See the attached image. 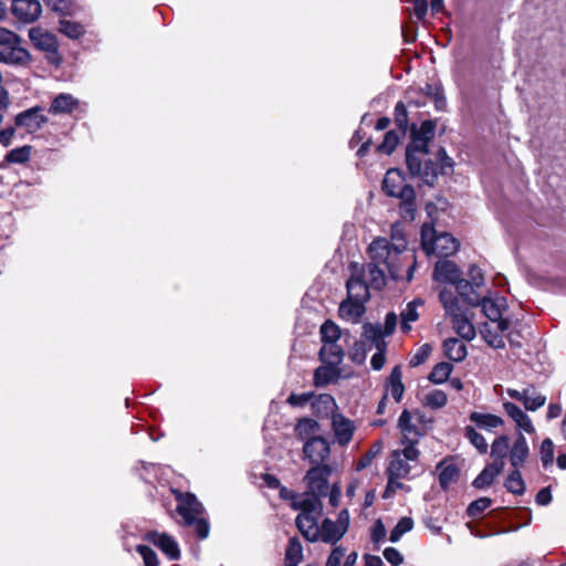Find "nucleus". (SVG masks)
I'll return each mask as SVG.
<instances>
[{
  "label": "nucleus",
  "mask_w": 566,
  "mask_h": 566,
  "mask_svg": "<svg viewBox=\"0 0 566 566\" xmlns=\"http://www.w3.org/2000/svg\"><path fill=\"white\" fill-rule=\"evenodd\" d=\"M381 188L386 196L400 200L399 212L402 219L415 220L417 211L416 191L411 185L406 182L405 172L400 168L387 170Z\"/></svg>",
  "instance_id": "obj_1"
},
{
  "label": "nucleus",
  "mask_w": 566,
  "mask_h": 566,
  "mask_svg": "<svg viewBox=\"0 0 566 566\" xmlns=\"http://www.w3.org/2000/svg\"><path fill=\"white\" fill-rule=\"evenodd\" d=\"M171 493L177 501L176 512L182 517L184 525L193 526L199 539L207 538L210 533V525L206 518L201 517L205 509L196 494L177 489H171Z\"/></svg>",
  "instance_id": "obj_2"
},
{
  "label": "nucleus",
  "mask_w": 566,
  "mask_h": 566,
  "mask_svg": "<svg viewBox=\"0 0 566 566\" xmlns=\"http://www.w3.org/2000/svg\"><path fill=\"white\" fill-rule=\"evenodd\" d=\"M291 507L301 511L295 518V525L302 536L311 543L319 541L318 536V516L323 510L322 501L317 499H303L291 503Z\"/></svg>",
  "instance_id": "obj_3"
},
{
  "label": "nucleus",
  "mask_w": 566,
  "mask_h": 566,
  "mask_svg": "<svg viewBox=\"0 0 566 566\" xmlns=\"http://www.w3.org/2000/svg\"><path fill=\"white\" fill-rule=\"evenodd\" d=\"M430 150L406 147L405 161L411 177H419L421 181L433 187L438 179V165L432 159H426Z\"/></svg>",
  "instance_id": "obj_4"
},
{
  "label": "nucleus",
  "mask_w": 566,
  "mask_h": 566,
  "mask_svg": "<svg viewBox=\"0 0 566 566\" xmlns=\"http://www.w3.org/2000/svg\"><path fill=\"white\" fill-rule=\"evenodd\" d=\"M332 474V467L329 464L313 465L305 474L306 482L305 499H317L327 495L328 491V476Z\"/></svg>",
  "instance_id": "obj_5"
},
{
  "label": "nucleus",
  "mask_w": 566,
  "mask_h": 566,
  "mask_svg": "<svg viewBox=\"0 0 566 566\" xmlns=\"http://www.w3.org/2000/svg\"><path fill=\"white\" fill-rule=\"evenodd\" d=\"M482 313L493 323L501 333L509 331L511 322L509 318L503 317L504 312L507 311V300L504 296L496 295L495 297L483 296L480 304Z\"/></svg>",
  "instance_id": "obj_6"
},
{
  "label": "nucleus",
  "mask_w": 566,
  "mask_h": 566,
  "mask_svg": "<svg viewBox=\"0 0 566 566\" xmlns=\"http://www.w3.org/2000/svg\"><path fill=\"white\" fill-rule=\"evenodd\" d=\"M437 120L426 119L420 125L410 124L409 142L406 147L430 150V143L434 139Z\"/></svg>",
  "instance_id": "obj_7"
},
{
  "label": "nucleus",
  "mask_w": 566,
  "mask_h": 566,
  "mask_svg": "<svg viewBox=\"0 0 566 566\" xmlns=\"http://www.w3.org/2000/svg\"><path fill=\"white\" fill-rule=\"evenodd\" d=\"M41 105H35L18 113L14 116V125L17 128H23L28 134H35L49 123V117L43 113Z\"/></svg>",
  "instance_id": "obj_8"
},
{
  "label": "nucleus",
  "mask_w": 566,
  "mask_h": 566,
  "mask_svg": "<svg viewBox=\"0 0 566 566\" xmlns=\"http://www.w3.org/2000/svg\"><path fill=\"white\" fill-rule=\"evenodd\" d=\"M420 248H460V241L448 232L438 233L432 223H423L420 230Z\"/></svg>",
  "instance_id": "obj_9"
},
{
  "label": "nucleus",
  "mask_w": 566,
  "mask_h": 566,
  "mask_svg": "<svg viewBox=\"0 0 566 566\" xmlns=\"http://www.w3.org/2000/svg\"><path fill=\"white\" fill-rule=\"evenodd\" d=\"M144 539L156 546L169 560L180 559L181 552L177 541L167 533L149 531L144 534Z\"/></svg>",
  "instance_id": "obj_10"
},
{
  "label": "nucleus",
  "mask_w": 566,
  "mask_h": 566,
  "mask_svg": "<svg viewBox=\"0 0 566 566\" xmlns=\"http://www.w3.org/2000/svg\"><path fill=\"white\" fill-rule=\"evenodd\" d=\"M303 453L304 459L308 460L312 464H324L323 462L331 454L329 443L322 436H314L304 442Z\"/></svg>",
  "instance_id": "obj_11"
},
{
  "label": "nucleus",
  "mask_w": 566,
  "mask_h": 566,
  "mask_svg": "<svg viewBox=\"0 0 566 566\" xmlns=\"http://www.w3.org/2000/svg\"><path fill=\"white\" fill-rule=\"evenodd\" d=\"M11 12L23 23L35 22L42 13V6L39 0H12Z\"/></svg>",
  "instance_id": "obj_12"
},
{
  "label": "nucleus",
  "mask_w": 566,
  "mask_h": 566,
  "mask_svg": "<svg viewBox=\"0 0 566 566\" xmlns=\"http://www.w3.org/2000/svg\"><path fill=\"white\" fill-rule=\"evenodd\" d=\"M535 394V386L530 385L522 391H518L516 389H507V395L517 401H521L524 405V408L528 411H536L539 408H542L546 402V397L537 394Z\"/></svg>",
  "instance_id": "obj_13"
},
{
  "label": "nucleus",
  "mask_w": 566,
  "mask_h": 566,
  "mask_svg": "<svg viewBox=\"0 0 566 566\" xmlns=\"http://www.w3.org/2000/svg\"><path fill=\"white\" fill-rule=\"evenodd\" d=\"M384 395H387V398L391 396L395 402H401L406 386L402 381V367L401 365H396L389 376L386 378L384 382Z\"/></svg>",
  "instance_id": "obj_14"
},
{
  "label": "nucleus",
  "mask_w": 566,
  "mask_h": 566,
  "mask_svg": "<svg viewBox=\"0 0 566 566\" xmlns=\"http://www.w3.org/2000/svg\"><path fill=\"white\" fill-rule=\"evenodd\" d=\"M332 428L339 446H347L355 432L354 422L339 412L332 415Z\"/></svg>",
  "instance_id": "obj_15"
},
{
  "label": "nucleus",
  "mask_w": 566,
  "mask_h": 566,
  "mask_svg": "<svg viewBox=\"0 0 566 566\" xmlns=\"http://www.w3.org/2000/svg\"><path fill=\"white\" fill-rule=\"evenodd\" d=\"M29 38L35 49L48 53H56L59 43L56 36L41 28H31Z\"/></svg>",
  "instance_id": "obj_16"
},
{
  "label": "nucleus",
  "mask_w": 566,
  "mask_h": 566,
  "mask_svg": "<svg viewBox=\"0 0 566 566\" xmlns=\"http://www.w3.org/2000/svg\"><path fill=\"white\" fill-rule=\"evenodd\" d=\"M439 472V485L443 491H448L452 483L458 482L460 478V468L451 458H444L437 464Z\"/></svg>",
  "instance_id": "obj_17"
},
{
  "label": "nucleus",
  "mask_w": 566,
  "mask_h": 566,
  "mask_svg": "<svg viewBox=\"0 0 566 566\" xmlns=\"http://www.w3.org/2000/svg\"><path fill=\"white\" fill-rule=\"evenodd\" d=\"M360 337H361V339L365 340L368 350H371L373 347L378 349V348H387V346H388L387 342L385 340V337H387V336L381 332V326L378 323H376V324L370 323V322L364 323Z\"/></svg>",
  "instance_id": "obj_18"
},
{
  "label": "nucleus",
  "mask_w": 566,
  "mask_h": 566,
  "mask_svg": "<svg viewBox=\"0 0 566 566\" xmlns=\"http://www.w3.org/2000/svg\"><path fill=\"white\" fill-rule=\"evenodd\" d=\"M530 455V448L526 438L518 432L510 448L509 461L514 469H521Z\"/></svg>",
  "instance_id": "obj_19"
},
{
  "label": "nucleus",
  "mask_w": 566,
  "mask_h": 566,
  "mask_svg": "<svg viewBox=\"0 0 566 566\" xmlns=\"http://www.w3.org/2000/svg\"><path fill=\"white\" fill-rule=\"evenodd\" d=\"M506 415L516 423V427L528 434L535 432V428L531 418L514 402L506 401L503 403Z\"/></svg>",
  "instance_id": "obj_20"
},
{
  "label": "nucleus",
  "mask_w": 566,
  "mask_h": 566,
  "mask_svg": "<svg viewBox=\"0 0 566 566\" xmlns=\"http://www.w3.org/2000/svg\"><path fill=\"white\" fill-rule=\"evenodd\" d=\"M433 277L440 282L454 284L461 277V271L452 261H439L434 266Z\"/></svg>",
  "instance_id": "obj_21"
},
{
  "label": "nucleus",
  "mask_w": 566,
  "mask_h": 566,
  "mask_svg": "<svg viewBox=\"0 0 566 566\" xmlns=\"http://www.w3.org/2000/svg\"><path fill=\"white\" fill-rule=\"evenodd\" d=\"M340 378V368L334 364H326L314 370L313 384L315 387H325L335 384Z\"/></svg>",
  "instance_id": "obj_22"
},
{
  "label": "nucleus",
  "mask_w": 566,
  "mask_h": 566,
  "mask_svg": "<svg viewBox=\"0 0 566 566\" xmlns=\"http://www.w3.org/2000/svg\"><path fill=\"white\" fill-rule=\"evenodd\" d=\"M78 107V99L72 94L60 93L51 102L49 113L53 115L71 114Z\"/></svg>",
  "instance_id": "obj_23"
},
{
  "label": "nucleus",
  "mask_w": 566,
  "mask_h": 566,
  "mask_svg": "<svg viewBox=\"0 0 566 566\" xmlns=\"http://www.w3.org/2000/svg\"><path fill=\"white\" fill-rule=\"evenodd\" d=\"M317 531L319 541L332 545H335L337 542H339L346 534V532H343L338 524L329 517H326L322 521V524Z\"/></svg>",
  "instance_id": "obj_24"
},
{
  "label": "nucleus",
  "mask_w": 566,
  "mask_h": 566,
  "mask_svg": "<svg viewBox=\"0 0 566 566\" xmlns=\"http://www.w3.org/2000/svg\"><path fill=\"white\" fill-rule=\"evenodd\" d=\"M442 349L444 356L451 361L461 363L467 358V345L457 337H449L443 340Z\"/></svg>",
  "instance_id": "obj_25"
},
{
  "label": "nucleus",
  "mask_w": 566,
  "mask_h": 566,
  "mask_svg": "<svg viewBox=\"0 0 566 566\" xmlns=\"http://www.w3.org/2000/svg\"><path fill=\"white\" fill-rule=\"evenodd\" d=\"M503 470L504 468H502L501 463H489L473 480L472 485L478 490L489 488L494 483L496 476H499Z\"/></svg>",
  "instance_id": "obj_26"
},
{
  "label": "nucleus",
  "mask_w": 566,
  "mask_h": 566,
  "mask_svg": "<svg viewBox=\"0 0 566 566\" xmlns=\"http://www.w3.org/2000/svg\"><path fill=\"white\" fill-rule=\"evenodd\" d=\"M347 297L366 303L369 297V286L361 276H350L346 282Z\"/></svg>",
  "instance_id": "obj_27"
},
{
  "label": "nucleus",
  "mask_w": 566,
  "mask_h": 566,
  "mask_svg": "<svg viewBox=\"0 0 566 566\" xmlns=\"http://www.w3.org/2000/svg\"><path fill=\"white\" fill-rule=\"evenodd\" d=\"M469 420L473 422L479 429L485 431H491L504 423V420L500 416L479 411H472L469 415Z\"/></svg>",
  "instance_id": "obj_28"
},
{
  "label": "nucleus",
  "mask_w": 566,
  "mask_h": 566,
  "mask_svg": "<svg viewBox=\"0 0 566 566\" xmlns=\"http://www.w3.org/2000/svg\"><path fill=\"white\" fill-rule=\"evenodd\" d=\"M365 311V303L349 297H346V300H344L340 303L338 308L339 316L342 318L353 321H357L358 318H360L364 315Z\"/></svg>",
  "instance_id": "obj_29"
},
{
  "label": "nucleus",
  "mask_w": 566,
  "mask_h": 566,
  "mask_svg": "<svg viewBox=\"0 0 566 566\" xmlns=\"http://www.w3.org/2000/svg\"><path fill=\"white\" fill-rule=\"evenodd\" d=\"M510 438L506 434H501L495 438L491 444V457L493 463H501L502 468L505 467V459L510 454Z\"/></svg>",
  "instance_id": "obj_30"
},
{
  "label": "nucleus",
  "mask_w": 566,
  "mask_h": 566,
  "mask_svg": "<svg viewBox=\"0 0 566 566\" xmlns=\"http://www.w3.org/2000/svg\"><path fill=\"white\" fill-rule=\"evenodd\" d=\"M451 323L453 328L455 329L457 334L465 340H472L475 335V327L471 323V321L467 317V315L463 313L455 315L451 318Z\"/></svg>",
  "instance_id": "obj_31"
},
{
  "label": "nucleus",
  "mask_w": 566,
  "mask_h": 566,
  "mask_svg": "<svg viewBox=\"0 0 566 566\" xmlns=\"http://www.w3.org/2000/svg\"><path fill=\"white\" fill-rule=\"evenodd\" d=\"M311 406L313 412L317 417L327 416L331 411L337 408L335 399L331 394H314Z\"/></svg>",
  "instance_id": "obj_32"
},
{
  "label": "nucleus",
  "mask_w": 566,
  "mask_h": 566,
  "mask_svg": "<svg viewBox=\"0 0 566 566\" xmlns=\"http://www.w3.org/2000/svg\"><path fill=\"white\" fill-rule=\"evenodd\" d=\"M405 136L398 129L386 132L382 142L376 146V153L391 155Z\"/></svg>",
  "instance_id": "obj_33"
},
{
  "label": "nucleus",
  "mask_w": 566,
  "mask_h": 566,
  "mask_svg": "<svg viewBox=\"0 0 566 566\" xmlns=\"http://www.w3.org/2000/svg\"><path fill=\"white\" fill-rule=\"evenodd\" d=\"M343 348L335 343H327L319 350V358L325 364H334L335 366H339L344 358Z\"/></svg>",
  "instance_id": "obj_34"
},
{
  "label": "nucleus",
  "mask_w": 566,
  "mask_h": 566,
  "mask_svg": "<svg viewBox=\"0 0 566 566\" xmlns=\"http://www.w3.org/2000/svg\"><path fill=\"white\" fill-rule=\"evenodd\" d=\"M423 300L420 297H417L409 302L406 306V310L401 312V332L402 333H409L411 331V326L409 325L410 322H416L419 318L418 314V306L423 305Z\"/></svg>",
  "instance_id": "obj_35"
},
{
  "label": "nucleus",
  "mask_w": 566,
  "mask_h": 566,
  "mask_svg": "<svg viewBox=\"0 0 566 566\" xmlns=\"http://www.w3.org/2000/svg\"><path fill=\"white\" fill-rule=\"evenodd\" d=\"M302 544L296 536L291 537L285 549L284 566H297L302 562Z\"/></svg>",
  "instance_id": "obj_36"
},
{
  "label": "nucleus",
  "mask_w": 566,
  "mask_h": 566,
  "mask_svg": "<svg viewBox=\"0 0 566 566\" xmlns=\"http://www.w3.org/2000/svg\"><path fill=\"white\" fill-rule=\"evenodd\" d=\"M504 488L514 495H523L525 493L526 484L520 469L513 468L504 481Z\"/></svg>",
  "instance_id": "obj_37"
},
{
  "label": "nucleus",
  "mask_w": 566,
  "mask_h": 566,
  "mask_svg": "<svg viewBox=\"0 0 566 566\" xmlns=\"http://www.w3.org/2000/svg\"><path fill=\"white\" fill-rule=\"evenodd\" d=\"M398 428L402 437L408 440L411 437L420 436L419 428L412 423V416L408 409H403L398 419Z\"/></svg>",
  "instance_id": "obj_38"
},
{
  "label": "nucleus",
  "mask_w": 566,
  "mask_h": 566,
  "mask_svg": "<svg viewBox=\"0 0 566 566\" xmlns=\"http://www.w3.org/2000/svg\"><path fill=\"white\" fill-rule=\"evenodd\" d=\"M439 301L442 304L443 308L446 310L447 315L450 316V318L463 313L459 304L458 297L451 291H441L439 293Z\"/></svg>",
  "instance_id": "obj_39"
},
{
  "label": "nucleus",
  "mask_w": 566,
  "mask_h": 566,
  "mask_svg": "<svg viewBox=\"0 0 566 566\" xmlns=\"http://www.w3.org/2000/svg\"><path fill=\"white\" fill-rule=\"evenodd\" d=\"M9 50V52H4L2 62L7 64L24 65L31 61V55L27 49L20 45H12Z\"/></svg>",
  "instance_id": "obj_40"
},
{
  "label": "nucleus",
  "mask_w": 566,
  "mask_h": 566,
  "mask_svg": "<svg viewBox=\"0 0 566 566\" xmlns=\"http://www.w3.org/2000/svg\"><path fill=\"white\" fill-rule=\"evenodd\" d=\"M317 430H319V423L312 418H301L295 424V436L301 440H307L312 438Z\"/></svg>",
  "instance_id": "obj_41"
},
{
  "label": "nucleus",
  "mask_w": 566,
  "mask_h": 566,
  "mask_svg": "<svg viewBox=\"0 0 566 566\" xmlns=\"http://www.w3.org/2000/svg\"><path fill=\"white\" fill-rule=\"evenodd\" d=\"M452 370L453 366L451 363H438L433 366L431 373L428 375V380L436 385L443 384L449 379Z\"/></svg>",
  "instance_id": "obj_42"
},
{
  "label": "nucleus",
  "mask_w": 566,
  "mask_h": 566,
  "mask_svg": "<svg viewBox=\"0 0 566 566\" xmlns=\"http://www.w3.org/2000/svg\"><path fill=\"white\" fill-rule=\"evenodd\" d=\"M394 123L396 125V128L399 132H401L402 135H406L407 132L410 129L409 114H408L406 104L402 101H399L395 105Z\"/></svg>",
  "instance_id": "obj_43"
},
{
  "label": "nucleus",
  "mask_w": 566,
  "mask_h": 566,
  "mask_svg": "<svg viewBox=\"0 0 566 566\" xmlns=\"http://www.w3.org/2000/svg\"><path fill=\"white\" fill-rule=\"evenodd\" d=\"M59 24V31L69 39L78 40L85 34V28L80 22L61 19Z\"/></svg>",
  "instance_id": "obj_44"
},
{
  "label": "nucleus",
  "mask_w": 566,
  "mask_h": 566,
  "mask_svg": "<svg viewBox=\"0 0 566 566\" xmlns=\"http://www.w3.org/2000/svg\"><path fill=\"white\" fill-rule=\"evenodd\" d=\"M502 334L503 333H501L497 328L496 331H493L491 325L488 323H484L481 327L482 337L486 344L494 349H502L505 347V342Z\"/></svg>",
  "instance_id": "obj_45"
},
{
  "label": "nucleus",
  "mask_w": 566,
  "mask_h": 566,
  "mask_svg": "<svg viewBox=\"0 0 566 566\" xmlns=\"http://www.w3.org/2000/svg\"><path fill=\"white\" fill-rule=\"evenodd\" d=\"M395 459H392L387 468L388 476L399 479L405 478L410 472V467L406 460L400 458V452H394Z\"/></svg>",
  "instance_id": "obj_46"
},
{
  "label": "nucleus",
  "mask_w": 566,
  "mask_h": 566,
  "mask_svg": "<svg viewBox=\"0 0 566 566\" xmlns=\"http://www.w3.org/2000/svg\"><path fill=\"white\" fill-rule=\"evenodd\" d=\"M32 147L24 145L18 148H13L4 156L7 164H20L23 165L30 160Z\"/></svg>",
  "instance_id": "obj_47"
},
{
  "label": "nucleus",
  "mask_w": 566,
  "mask_h": 566,
  "mask_svg": "<svg viewBox=\"0 0 566 566\" xmlns=\"http://www.w3.org/2000/svg\"><path fill=\"white\" fill-rule=\"evenodd\" d=\"M464 437L481 454L488 452L489 446L485 438L480 432H478L474 427L467 426L464 428Z\"/></svg>",
  "instance_id": "obj_48"
},
{
  "label": "nucleus",
  "mask_w": 566,
  "mask_h": 566,
  "mask_svg": "<svg viewBox=\"0 0 566 566\" xmlns=\"http://www.w3.org/2000/svg\"><path fill=\"white\" fill-rule=\"evenodd\" d=\"M340 328L331 319H326L321 326V339L324 344L335 343L340 338Z\"/></svg>",
  "instance_id": "obj_49"
},
{
  "label": "nucleus",
  "mask_w": 566,
  "mask_h": 566,
  "mask_svg": "<svg viewBox=\"0 0 566 566\" xmlns=\"http://www.w3.org/2000/svg\"><path fill=\"white\" fill-rule=\"evenodd\" d=\"M413 527V520L409 516L401 517L395 527L391 530L389 541L392 543L398 542L403 534L410 532Z\"/></svg>",
  "instance_id": "obj_50"
},
{
  "label": "nucleus",
  "mask_w": 566,
  "mask_h": 566,
  "mask_svg": "<svg viewBox=\"0 0 566 566\" xmlns=\"http://www.w3.org/2000/svg\"><path fill=\"white\" fill-rule=\"evenodd\" d=\"M368 348L366 343L361 337L354 342L353 346L349 349L348 356L349 359L357 364L361 365L366 360Z\"/></svg>",
  "instance_id": "obj_51"
},
{
  "label": "nucleus",
  "mask_w": 566,
  "mask_h": 566,
  "mask_svg": "<svg viewBox=\"0 0 566 566\" xmlns=\"http://www.w3.org/2000/svg\"><path fill=\"white\" fill-rule=\"evenodd\" d=\"M491 505L492 500L490 497H479L469 504L467 507V515L471 518H476Z\"/></svg>",
  "instance_id": "obj_52"
},
{
  "label": "nucleus",
  "mask_w": 566,
  "mask_h": 566,
  "mask_svg": "<svg viewBox=\"0 0 566 566\" xmlns=\"http://www.w3.org/2000/svg\"><path fill=\"white\" fill-rule=\"evenodd\" d=\"M368 274L370 285L376 290H381L386 285L384 271L375 263L368 264Z\"/></svg>",
  "instance_id": "obj_53"
},
{
  "label": "nucleus",
  "mask_w": 566,
  "mask_h": 566,
  "mask_svg": "<svg viewBox=\"0 0 566 566\" xmlns=\"http://www.w3.org/2000/svg\"><path fill=\"white\" fill-rule=\"evenodd\" d=\"M419 438H420V436H416L415 438L411 437L408 440H406L405 438H401V443L405 446L401 453L403 454L405 460L415 461L418 459L420 452L416 448V444L419 442Z\"/></svg>",
  "instance_id": "obj_54"
},
{
  "label": "nucleus",
  "mask_w": 566,
  "mask_h": 566,
  "mask_svg": "<svg viewBox=\"0 0 566 566\" xmlns=\"http://www.w3.org/2000/svg\"><path fill=\"white\" fill-rule=\"evenodd\" d=\"M448 402V396L443 390L434 389L427 394L426 405L433 409L442 408Z\"/></svg>",
  "instance_id": "obj_55"
},
{
  "label": "nucleus",
  "mask_w": 566,
  "mask_h": 566,
  "mask_svg": "<svg viewBox=\"0 0 566 566\" xmlns=\"http://www.w3.org/2000/svg\"><path fill=\"white\" fill-rule=\"evenodd\" d=\"M541 460L543 465L547 468L554 461V443L549 438H546L542 441L541 449Z\"/></svg>",
  "instance_id": "obj_56"
},
{
  "label": "nucleus",
  "mask_w": 566,
  "mask_h": 566,
  "mask_svg": "<svg viewBox=\"0 0 566 566\" xmlns=\"http://www.w3.org/2000/svg\"><path fill=\"white\" fill-rule=\"evenodd\" d=\"M21 42H22V39L17 33H14L13 31H11L9 29L0 28V45L1 46H6L9 49L12 45H20Z\"/></svg>",
  "instance_id": "obj_57"
},
{
  "label": "nucleus",
  "mask_w": 566,
  "mask_h": 566,
  "mask_svg": "<svg viewBox=\"0 0 566 566\" xmlns=\"http://www.w3.org/2000/svg\"><path fill=\"white\" fill-rule=\"evenodd\" d=\"M431 346L426 343L423 345H421L417 353L411 357L409 364L411 367H417L419 365H422L430 356L431 354Z\"/></svg>",
  "instance_id": "obj_58"
},
{
  "label": "nucleus",
  "mask_w": 566,
  "mask_h": 566,
  "mask_svg": "<svg viewBox=\"0 0 566 566\" xmlns=\"http://www.w3.org/2000/svg\"><path fill=\"white\" fill-rule=\"evenodd\" d=\"M313 397H314V392L313 391H311V392H302V394L292 392L287 397L286 402L290 406H292V407H303L308 401H312Z\"/></svg>",
  "instance_id": "obj_59"
},
{
  "label": "nucleus",
  "mask_w": 566,
  "mask_h": 566,
  "mask_svg": "<svg viewBox=\"0 0 566 566\" xmlns=\"http://www.w3.org/2000/svg\"><path fill=\"white\" fill-rule=\"evenodd\" d=\"M386 537V527L380 518L375 521L373 527H371V534L370 538L373 543L379 544L382 542Z\"/></svg>",
  "instance_id": "obj_60"
},
{
  "label": "nucleus",
  "mask_w": 566,
  "mask_h": 566,
  "mask_svg": "<svg viewBox=\"0 0 566 566\" xmlns=\"http://www.w3.org/2000/svg\"><path fill=\"white\" fill-rule=\"evenodd\" d=\"M346 549L343 546H335L327 560L325 566H340L342 559L345 557Z\"/></svg>",
  "instance_id": "obj_61"
},
{
  "label": "nucleus",
  "mask_w": 566,
  "mask_h": 566,
  "mask_svg": "<svg viewBox=\"0 0 566 566\" xmlns=\"http://www.w3.org/2000/svg\"><path fill=\"white\" fill-rule=\"evenodd\" d=\"M46 4L55 12L67 15L71 13V2L70 0H46Z\"/></svg>",
  "instance_id": "obj_62"
},
{
  "label": "nucleus",
  "mask_w": 566,
  "mask_h": 566,
  "mask_svg": "<svg viewBox=\"0 0 566 566\" xmlns=\"http://www.w3.org/2000/svg\"><path fill=\"white\" fill-rule=\"evenodd\" d=\"M469 279L474 286L482 287L484 285V275L479 266L475 264L470 265L468 272Z\"/></svg>",
  "instance_id": "obj_63"
},
{
  "label": "nucleus",
  "mask_w": 566,
  "mask_h": 566,
  "mask_svg": "<svg viewBox=\"0 0 566 566\" xmlns=\"http://www.w3.org/2000/svg\"><path fill=\"white\" fill-rule=\"evenodd\" d=\"M384 557L388 563L394 566H399L403 563V556L401 553L395 547H386L382 552Z\"/></svg>",
  "instance_id": "obj_64"
}]
</instances>
